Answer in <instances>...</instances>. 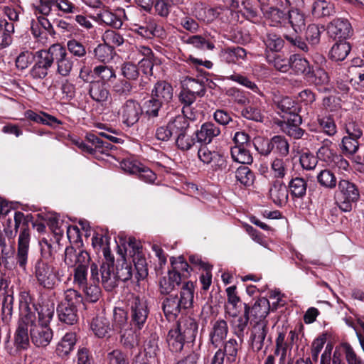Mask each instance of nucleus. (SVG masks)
I'll list each match as a JSON object with an SVG mask.
<instances>
[{"label": "nucleus", "instance_id": "9d476101", "mask_svg": "<svg viewBox=\"0 0 364 364\" xmlns=\"http://www.w3.org/2000/svg\"><path fill=\"white\" fill-rule=\"evenodd\" d=\"M125 250L132 258L136 271L135 277L137 281L146 278L148 275L147 264L140 243L135 238L129 237Z\"/></svg>", "mask_w": 364, "mask_h": 364}, {"label": "nucleus", "instance_id": "de8ad7c7", "mask_svg": "<svg viewBox=\"0 0 364 364\" xmlns=\"http://www.w3.org/2000/svg\"><path fill=\"white\" fill-rule=\"evenodd\" d=\"M231 156L233 161L242 164H250L253 158L247 146H233L231 148Z\"/></svg>", "mask_w": 364, "mask_h": 364}, {"label": "nucleus", "instance_id": "69168bd1", "mask_svg": "<svg viewBox=\"0 0 364 364\" xmlns=\"http://www.w3.org/2000/svg\"><path fill=\"white\" fill-rule=\"evenodd\" d=\"M14 296L7 294L4 296L1 307V318L4 323L9 324L13 312Z\"/></svg>", "mask_w": 364, "mask_h": 364}, {"label": "nucleus", "instance_id": "e2e57ef3", "mask_svg": "<svg viewBox=\"0 0 364 364\" xmlns=\"http://www.w3.org/2000/svg\"><path fill=\"white\" fill-rule=\"evenodd\" d=\"M324 31L323 27L317 24H310L306 31V39L311 46L318 45L320 42L321 34Z\"/></svg>", "mask_w": 364, "mask_h": 364}, {"label": "nucleus", "instance_id": "9b49d317", "mask_svg": "<svg viewBox=\"0 0 364 364\" xmlns=\"http://www.w3.org/2000/svg\"><path fill=\"white\" fill-rule=\"evenodd\" d=\"M34 321L35 318L32 316H19L14 333V344L17 349L25 350L28 348L29 338H31L30 334H28V328H31V326Z\"/></svg>", "mask_w": 364, "mask_h": 364}, {"label": "nucleus", "instance_id": "ddd939ff", "mask_svg": "<svg viewBox=\"0 0 364 364\" xmlns=\"http://www.w3.org/2000/svg\"><path fill=\"white\" fill-rule=\"evenodd\" d=\"M143 109L140 104L134 100H127L119 110V114L124 124L132 127L140 119Z\"/></svg>", "mask_w": 364, "mask_h": 364}, {"label": "nucleus", "instance_id": "4d7b16f0", "mask_svg": "<svg viewBox=\"0 0 364 364\" xmlns=\"http://www.w3.org/2000/svg\"><path fill=\"white\" fill-rule=\"evenodd\" d=\"M317 181L323 187L333 189L337 185L336 177L328 169L321 170L317 175Z\"/></svg>", "mask_w": 364, "mask_h": 364}, {"label": "nucleus", "instance_id": "c85d7f7f", "mask_svg": "<svg viewBox=\"0 0 364 364\" xmlns=\"http://www.w3.org/2000/svg\"><path fill=\"white\" fill-rule=\"evenodd\" d=\"M265 16L272 26L287 28L288 10L285 12L281 8L270 7L265 11Z\"/></svg>", "mask_w": 364, "mask_h": 364}, {"label": "nucleus", "instance_id": "393cba45", "mask_svg": "<svg viewBox=\"0 0 364 364\" xmlns=\"http://www.w3.org/2000/svg\"><path fill=\"white\" fill-rule=\"evenodd\" d=\"M76 342L77 336L75 332L66 333L57 344L56 354L62 358L67 357L73 350Z\"/></svg>", "mask_w": 364, "mask_h": 364}, {"label": "nucleus", "instance_id": "c756f323", "mask_svg": "<svg viewBox=\"0 0 364 364\" xmlns=\"http://www.w3.org/2000/svg\"><path fill=\"white\" fill-rule=\"evenodd\" d=\"M151 97L163 104L167 103L173 97V87L165 81L158 82L151 91Z\"/></svg>", "mask_w": 364, "mask_h": 364}, {"label": "nucleus", "instance_id": "bf43d9fd", "mask_svg": "<svg viewBox=\"0 0 364 364\" xmlns=\"http://www.w3.org/2000/svg\"><path fill=\"white\" fill-rule=\"evenodd\" d=\"M93 73L97 77L101 79V82H105L111 81L112 79L116 78L115 70L112 67L107 66L105 64H102L95 66L93 68Z\"/></svg>", "mask_w": 364, "mask_h": 364}, {"label": "nucleus", "instance_id": "c9c22d12", "mask_svg": "<svg viewBox=\"0 0 364 364\" xmlns=\"http://www.w3.org/2000/svg\"><path fill=\"white\" fill-rule=\"evenodd\" d=\"M95 20L100 23H104L114 28H119L122 26V21L115 14L103 8L95 17Z\"/></svg>", "mask_w": 364, "mask_h": 364}, {"label": "nucleus", "instance_id": "79ce46f5", "mask_svg": "<svg viewBox=\"0 0 364 364\" xmlns=\"http://www.w3.org/2000/svg\"><path fill=\"white\" fill-rule=\"evenodd\" d=\"M272 151L279 156L285 157L289 153V143L285 136L276 135L272 138Z\"/></svg>", "mask_w": 364, "mask_h": 364}, {"label": "nucleus", "instance_id": "052dcab7", "mask_svg": "<svg viewBox=\"0 0 364 364\" xmlns=\"http://www.w3.org/2000/svg\"><path fill=\"white\" fill-rule=\"evenodd\" d=\"M171 264L173 267V270L171 272L180 273L182 279H187L190 276L189 270H192V268L184 259L183 257L180 256L176 259H171Z\"/></svg>", "mask_w": 364, "mask_h": 364}, {"label": "nucleus", "instance_id": "39448f33", "mask_svg": "<svg viewBox=\"0 0 364 364\" xmlns=\"http://www.w3.org/2000/svg\"><path fill=\"white\" fill-rule=\"evenodd\" d=\"M32 274L38 285L45 289H54L60 281L58 268L43 259L33 264Z\"/></svg>", "mask_w": 364, "mask_h": 364}, {"label": "nucleus", "instance_id": "f704fd0d", "mask_svg": "<svg viewBox=\"0 0 364 364\" xmlns=\"http://www.w3.org/2000/svg\"><path fill=\"white\" fill-rule=\"evenodd\" d=\"M291 116L292 118H287V122L283 127V130L291 137L301 139L304 134V130L299 126L301 123V117L299 114Z\"/></svg>", "mask_w": 364, "mask_h": 364}, {"label": "nucleus", "instance_id": "5701e85b", "mask_svg": "<svg viewBox=\"0 0 364 364\" xmlns=\"http://www.w3.org/2000/svg\"><path fill=\"white\" fill-rule=\"evenodd\" d=\"M60 43H54L46 50H40L36 52V55L38 58L37 63L50 68L56 59H58V51L60 49Z\"/></svg>", "mask_w": 364, "mask_h": 364}, {"label": "nucleus", "instance_id": "473e14b6", "mask_svg": "<svg viewBox=\"0 0 364 364\" xmlns=\"http://www.w3.org/2000/svg\"><path fill=\"white\" fill-rule=\"evenodd\" d=\"M198 156L202 162L210 164L211 167L215 170L224 162L223 157L218 153L210 151L205 146L199 149Z\"/></svg>", "mask_w": 364, "mask_h": 364}, {"label": "nucleus", "instance_id": "09e8293b", "mask_svg": "<svg viewBox=\"0 0 364 364\" xmlns=\"http://www.w3.org/2000/svg\"><path fill=\"white\" fill-rule=\"evenodd\" d=\"M288 159L275 158L271 164V171L276 180L284 178L288 173Z\"/></svg>", "mask_w": 364, "mask_h": 364}, {"label": "nucleus", "instance_id": "7ed1b4c3", "mask_svg": "<svg viewBox=\"0 0 364 364\" xmlns=\"http://www.w3.org/2000/svg\"><path fill=\"white\" fill-rule=\"evenodd\" d=\"M28 217L20 211L15 212L14 223L22 224L18 232L17 252L16 255V264L23 271L27 269L28 253L31 242V231L28 227Z\"/></svg>", "mask_w": 364, "mask_h": 364}, {"label": "nucleus", "instance_id": "4468645a", "mask_svg": "<svg viewBox=\"0 0 364 364\" xmlns=\"http://www.w3.org/2000/svg\"><path fill=\"white\" fill-rule=\"evenodd\" d=\"M228 333V326L226 321L222 318L212 321L208 333V343L217 348L223 345Z\"/></svg>", "mask_w": 364, "mask_h": 364}, {"label": "nucleus", "instance_id": "1a4fd4ad", "mask_svg": "<svg viewBox=\"0 0 364 364\" xmlns=\"http://www.w3.org/2000/svg\"><path fill=\"white\" fill-rule=\"evenodd\" d=\"M272 342L268 324L262 321L259 323H251L249 343L254 352L259 353L264 349V352L266 353Z\"/></svg>", "mask_w": 364, "mask_h": 364}, {"label": "nucleus", "instance_id": "dca6fc26", "mask_svg": "<svg viewBox=\"0 0 364 364\" xmlns=\"http://www.w3.org/2000/svg\"><path fill=\"white\" fill-rule=\"evenodd\" d=\"M90 261L89 253L82 250H76L73 246L65 250L64 262L68 267L88 265Z\"/></svg>", "mask_w": 364, "mask_h": 364}, {"label": "nucleus", "instance_id": "ea45409f", "mask_svg": "<svg viewBox=\"0 0 364 364\" xmlns=\"http://www.w3.org/2000/svg\"><path fill=\"white\" fill-rule=\"evenodd\" d=\"M41 257L38 259H43L44 261L48 262L54 258L55 254L60 248L58 242L48 240L43 238L39 241Z\"/></svg>", "mask_w": 364, "mask_h": 364}, {"label": "nucleus", "instance_id": "20e7f679", "mask_svg": "<svg viewBox=\"0 0 364 364\" xmlns=\"http://www.w3.org/2000/svg\"><path fill=\"white\" fill-rule=\"evenodd\" d=\"M64 301L57 307L59 320L68 325H74L78 321L77 307L83 301L82 294L74 289H68L64 293Z\"/></svg>", "mask_w": 364, "mask_h": 364}, {"label": "nucleus", "instance_id": "f03ea898", "mask_svg": "<svg viewBox=\"0 0 364 364\" xmlns=\"http://www.w3.org/2000/svg\"><path fill=\"white\" fill-rule=\"evenodd\" d=\"M194 298V285L192 282H184L181 289L180 296L170 295L163 301L162 309L166 317L175 319L182 309H187L193 306Z\"/></svg>", "mask_w": 364, "mask_h": 364}, {"label": "nucleus", "instance_id": "58836bf2", "mask_svg": "<svg viewBox=\"0 0 364 364\" xmlns=\"http://www.w3.org/2000/svg\"><path fill=\"white\" fill-rule=\"evenodd\" d=\"M183 87L199 97H203L206 92L205 81L203 79L186 77L183 82Z\"/></svg>", "mask_w": 364, "mask_h": 364}, {"label": "nucleus", "instance_id": "423d86ee", "mask_svg": "<svg viewBox=\"0 0 364 364\" xmlns=\"http://www.w3.org/2000/svg\"><path fill=\"white\" fill-rule=\"evenodd\" d=\"M125 304L130 318V325L134 329L141 330L144 326L149 314L146 301L138 295L129 293L126 296Z\"/></svg>", "mask_w": 364, "mask_h": 364}, {"label": "nucleus", "instance_id": "774afa93", "mask_svg": "<svg viewBox=\"0 0 364 364\" xmlns=\"http://www.w3.org/2000/svg\"><path fill=\"white\" fill-rule=\"evenodd\" d=\"M102 39L105 44L110 46L112 49L114 47L121 46L124 43L122 36L112 30L106 31L103 34Z\"/></svg>", "mask_w": 364, "mask_h": 364}, {"label": "nucleus", "instance_id": "6e6d98bb", "mask_svg": "<svg viewBox=\"0 0 364 364\" xmlns=\"http://www.w3.org/2000/svg\"><path fill=\"white\" fill-rule=\"evenodd\" d=\"M358 140L348 136H343L340 145L342 153L346 156H353L356 154L360 146Z\"/></svg>", "mask_w": 364, "mask_h": 364}, {"label": "nucleus", "instance_id": "0e129e2a", "mask_svg": "<svg viewBox=\"0 0 364 364\" xmlns=\"http://www.w3.org/2000/svg\"><path fill=\"white\" fill-rule=\"evenodd\" d=\"M239 343L235 338H230L224 343V348L222 349L224 355L227 357V360L231 363L235 362L239 350Z\"/></svg>", "mask_w": 364, "mask_h": 364}, {"label": "nucleus", "instance_id": "37998d69", "mask_svg": "<svg viewBox=\"0 0 364 364\" xmlns=\"http://www.w3.org/2000/svg\"><path fill=\"white\" fill-rule=\"evenodd\" d=\"M91 329L97 337L104 338L110 331L109 322L104 316H97L91 323Z\"/></svg>", "mask_w": 364, "mask_h": 364}, {"label": "nucleus", "instance_id": "864d4df0", "mask_svg": "<svg viewBox=\"0 0 364 364\" xmlns=\"http://www.w3.org/2000/svg\"><path fill=\"white\" fill-rule=\"evenodd\" d=\"M227 79L232 80L240 85L245 87L247 89H250L255 93H257L260 95H262V92L257 87V85L252 81H251L247 76L243 75L238 73H233L229 76H227Z\"/></svg>", "mask_w": 364, "mask_h": 364}, {"label": "nucleus", "instance_id": "c03bdc74", "mask_svg": "<svg viewBox=\"0 0 364 364\" xmlns=\"http://www.w3.org/2000/svg\"><path fill=\"white\" fill-rule=\"evenodd\" d=\"M317 122L323 132L329 136L337 133V127L333 117L330 114H318Z\"/></svg>", "mask_w": 364, "mask_h": 364}, {"label": "nucleus", "instance_id": "7c9ffc66", "mask_svg": "<svg viewBox=\"0 0 364 364\" xmlns=\"http://www.w3.org/2000/svg\"><path fill=\"white\" fill-rule=\"evenodd\" d=\"M306 23V15L297 9H288V19L287 22V28L291 26L295 33H301Z\"/></svg>", "mask_w": 364, "mask_h": 364}, {"label": "nucleus", "instance_id": "a878e982", "mask_svg": "<svg viewBox=\"0 0 364 364\" xmlns=\"http://www.w3.org/2000/svg\"><path fill=\"white\" fill-rule=\"evenodd\" d=\"M250 307L245 304L244 316L237 318L232 322V333L238 338L241 343L244 341L245 331L250 320Z\"/></svg>", "mask_w": 364, "mask_h": 364}, {"label": "nucleus", "instance_id": "bb28decb", "mask_svg": "<svg viewBox=\"0 0 364 364\" xmlns=\"http://www.w3.org/2000/svg\"><path fill=\"white\" fill-rule=\"evenodd\" d=\"M33 306L38 312V320H36V324L50 326L55 311L54 304L43 302L42 304H38L36 305L33 304Z\"/></svg>", "mask_w": 364, "mask_h": 364}, {"label": "nucleus", "instance_id": "4be33fe9", "mask_svg": "<svg viewBox=\"0 0 364 364\" xmlns=\"http://www.w3.org/2000/svg\"><path fill=\"white\" fill-rule=\"evenodd\" d=\"M247 51L240 46H232L221 50L220 57L227 63L240 64L247 58Z\"/></svg>", "mask_w": 364, "mask_h": 364}, {"label": "nucleus", "instance_id": "49530a36", "mask_svg": "<svg viewBox=\"0 0 364 364\" xmlns=\"http://www.w3.org/2000/svg\"><path fill=\"white\" fill-rule=\"evenodd\" d=\"M182 42L185 44L191 45L198 49H208L213 50L215 46L213 43L206 41L203 36L200 35H195L191 36H181Z\"/></svg>", "mask_w": 364, "mask_h": 364}, {"label": "nucleus", "instance_id": "8fccbe9b", "mask_svg": "<svg viewBox=\"0 0 364 364\" xmlns=\"http://www.w3.org/2000/svg\"><path fill=\"white\" fill-rule=\"evenodd\" d=\"M32 301V297L30 293L27 291H22L20 292L19 297V316H26L35 318V313L31 311L30 304Z\"/></svg>", "mask_w": 364, "mask_h": 364}, {"label": "nucleus", "instance_id": "2f4dec72", "mask_svg": "<svg viewBox=\"0 0 364 364\" xmlns=\"http://www.w3.org/2000/svg\"><path fill=\"white\" fill-rule=\"evenodd\" d=\"M134 26L135 31L147 38L161 36L164 33L163 28L152 19H149L144 25L134 24Z\"/></svg>", "mask_w": 364, "mask_h": 364}, {"label": "nucleus", "instance_id": "6ab92c4d", "mask_svg": "<svg viewBox=\"0 0 364 364\" xmlns=\"http://www.w3.org/2000/svg\"><path fill=\"white\" fill-rule=\"evenodd\" d=\"M287 186L281 180L272 182L269 190V195L273 203L278 206L287 204L289 198Z\"/></svg>", "mask_w": 364, "mask_h": 364}, {"label": "nucleus", "instance_id": "3c124183", "mask_svg": "<svg viewBox=\"0 0 364 364\" xmlns=\"http://www.w3.org/2000/svg\"><path fill=\"white\" fill-rule=\"evenodd\" d=\"M115 274L117 282L120 280L124 282L129 280L132 277V267L131 264H128L124 258L122 260H118L116 267Z\"/></svg>", "mask_w": 364, "mask_h": 364}, {"label": "nucleus", "instance_id": "0eeeda50", "mask_svg": "<svg viewBox=\"0 0 364 364\" xmlns=\"http://www.w3.org/2000/svg\"><path fill=\"white\" fill-rule=\"evenodd\" d=\"M359 198L360 192L354 183L346 179L338 181V191L335 193V201L341 211H351L353 203L357 202Z\"/></svg>", "mask_w": 364, "mask_h": 364}, {"label": "nucleus", "instance_id": "cd10ccee", "mask_svg": "<svg viewBox=\"0 0 364 364\" xmlns=\"http://www.w3.org/2000/svg\"><path fill=\"white\" fill-rule=\"evenodd\" d=\"M182 283L181 275L176 272L168 271V275L159 282L160 291L168 294Z\"/></svg>", "mask_w": 364, "mask_h": 364}, {"label": "nucleus", "instance_id": "f8f14e48", "mask_svg": "<svg viewBox=\"0 0 364 364\" xmlns=\"http://www.w3.org/2000/svg\"><path fill=\"white\" fill-rule=\"evenodd\" d=\"M30 337L32 343L37 348H46L51 342L53 331L50 326L36 324V317L30 328Z\"/></svg>", "mask_w": 364, "mask_h": 364}, {"label": "nucleus", "instance_id": "e433bc0d", "mask_svg": "<svg viewBox=\"0 0 364 364\" xmlns=\"http://www.w3.org/2000/svg\"><path fill=\"white\" fill-rule=\"evenodd\" d=\"M350 49L349 43L346 41H339L330 50L329 58L334 61H342L346 58Z\"/></svg>", "mask_w": 364, "mask_h": 364}, {"label": "nucleus", "instance_id": "aec40b11", "mask_svg": "<svg viewBox=\"0 0 364 364\" xmlns=\"http://www.w3.org/2000/svg\"><path fill=\"white\" fill-rule=\"evenodd\" d=\"M58 54V59L55 60L56 73L61 77H68L74 66V60L67 53L65 47L60 45Z\"/></svg>", "mask_w": 364, "mask_h": 364}, {"label": "nucleus", "instance_id": "72a5a7b5", "mask_svg": "<svg viewBox=\"0 0 364 364\" xmlns=\"http://www.w3.org/2000/svg\"><path fill=\"white\" fill-rule=\"evenodd\" d=\"M287 188L293 198H303L306 194L307 181L299 176L292 178L288 183Z\"/></svg>", "mask_w": 364, "mask_h": 364}, {"label": "nucleus", "instance_id": "a19ab883", "mask_svg": "<svg viewBox=\"0 0 364 364\" xmlns=\"http://www.w3.org/2000/svg\"><path fill=\"white\" fill-rule=\"evenodd\" d=\"M262 41L265 45L266 51L279 52L284 44V40L279 35L271 32L267 33Z\"/></svg>", "mask_w": 364, "mask_h": 364}, {"label": "nucleus", "instance_id": "f3484780", "mask_svg": "<svg viewBox=\"0 0 364 364\" xmlns=\"http://www.w3.org/2000/svg\"><path fill=\"white\" fill-rule=\"evenodd\" d=\"M327 31L331 38L342 41L350 36L352 28L348 20L336 18L329 23Z\"/></svg>", "mask_w": 364, "mask_h": 364}, {"label": "nucleus", "instance_id": "5fc2aeb1", "mask_svg": "<svg viewBox=\"0 0 364 364\" xmlns=\"http://www.w3.org/2000/svg\"><path fill=\"white\" fill-rule=\"evenodd\" d=\"M333 13V4L325 0H318L313 4L312 14L317 18L328 16Z\"/></svg>", "mask_w": 364, "mask_h": 364}, {"label": "nucleus", "instance_id": "680f3d73", "mask_svg": "<svg viewBox=\"0 0 364 364\" xmlns=\"http://www.w3.org/2000/svg\"><path fill=\"white\" fill-rule=\"evenodd\" d=\"M307 78L316 86H325L330 82L328 74L321 68L315 70L311 69V74L307 76Z\"/></svg>", "mask_w": 364, "mask_h": 364}, {"label": "nucleus", "instance_id": "13d9d810", "mask_svg": "<svg viewBox=\"0 0 364 364\" xmlns=\"http://www.w3.org/2000/svg\"><path fill=\"white\" fill-rule=\"evenodd\" d=\"M237 181L245 186H250L253 184L255 175L249 167L240 166L235 171Z\"/></svg>", "mask_w": 364, "mask_h": 364}, {"label": "nucleus", "instance_id": "603ef678", "mask_svg": "<svg viewBox=\"0 0 364 364\" xmlns=\"http://www.w3.org/2000/svg\"><path fill=\"white\" fill-rule=\"evenodd\" d=\"M227 79L232 80L240 85L245 87L247 89H250L255 93H257L260 95H262V92L257 87V85L252 81H251L247 76L243 75L238 73H233L229 76H227Z\"/></svg>", "mask_w": 364, "mask_h": 364}, {"label": "nucleus", "instance_id": "b1692460", "mask_svg": "<svg viewBox=\"0 0 364 364\" xmlns=\"http://www.w3.org/2000/svg\"><path fill=\"white\" fill-rule=\"evenodd\" d=\"M88 93L90 97L98 103L106 102L110 98V93L107 85L100 81H92L89 85Z\"/></svg>", "mask_w": 364, "mask_h": 364}, {"label": "nucleus", "instance_id": "412c9836", "mask_svg": "<svg viewBox=\"0 0 364 364\" xmlns=\"http://www.w3.org/2000/svg\"><path fill=\"white\" fill-rule=\"evenodd\" d=\"M220 133L219 127L213 122H208L203 123L195 134L198 142L207 144L210 143L215 137L219 136Z\"/></svg>", "mask_w": 364, "mask_h": 364}, {"label": "nucleus", "instance_id": "4c0bfd02", "mask_svg": "<svg viewBox=\"0 0 364 364\" xmlns=\"http://www.w3.org/2000/svg\"><path fill=\"white\" fill-rule=\"evenodd\" d=\"M290 68L295 73L304 75L306 77L311 74V68L309 62L298 54H294L289 58Z\"/></svg>", "mask_w": 364, "mask_h": 364}, {"label": "nucleus", "instance_id": "f257e3e1", "mask_svg": "<svg viewBox=\"0 0 364 364\" xmlns=\"http://www.w3.org/2000/svg\"><path fill=\"white\" fill-rule=\"evenodd\" d=\"M198 328L196 321L191 317L178 321L177 324L168 331L166 336L168 349L172 353H180L186 343H191L195 340Z\"/></svg>", "mask_w": 364, "mask_h": 364}, {"label": "nucleus", "instance_id": "a18cd8bd", "mask_svg": "<svg viewBox=\"0 0 364 364\" xmlns=\"http://www.w3.org/2000/svg\"><path fill=\"white\" fill-rule=\"evenodd\" d=\"M168 124L172 136L176 135V137L187 132L189 128L188 121L185 119L184 116L181 115H178L174 119H171Z\"/></svg>", "mask_w": 364, "mask_h": 364}, {"label": "nucleus", "instance_id": "338daca9", "mask_svg": "<svg viewBox=\"0 0 364 364\" xmlns=\"http://www.w3.org/2000/svg\"><path fill=\"white\" fill-rule=\"evenodd\" d=\"M113 49L106 44H100L94 49V56L99 61L109 62L112 59Z\"/></svg>", "mask_w": 364, "mask_h": 364}, {"label": "nucleus", "instance_id": "6e6552de", "mask_svg": "<svg viewBox=\"0 0 364 364\" xmlns=\"http://www.w3.org/2000/svg\"><path fill=\"white\" fill-rule=\"evenodd\" d=\"M100 279L103 287L107 291H111L117 287L118 283H117L114 265L102 264L99 269L96 263H92L90 264V279L93 283H99Z\"/></svg>", "mask_w": 364, "mask_h": 364}, {"label": "nucleus", "instance_id": "2eb2a0df", "mask_svg": "<svg viewBox=\"0 0 364 364\" xmlns=\"http://www.w3.org/2000/svg\"><path fill=\"white\" fill-rule=\"evenodd\" d=\"M221 7H210L202 2L194 4L193 14L200 22L209 24L220 17L222 14Z\"/></svg>", "mask_w": 364, "mask_h": 364}, {"label": "nucleus", "instance_id": "a211bd4d", "mask_svg": "<svg viewBox=\"0 0 364 364\" xmlns=\"http://www.w3.org/2000/svg\"><path fill=\"white\" fill-rule=\"evenodd\" d=\"M269 311L270 304L267 299L262 297L257 299L250 311V314L252 316L250 323H259L262 321L269 324L267 316Z\"/></svg>", "mask_w": 364, "mask_h": 364}]
</instances>
